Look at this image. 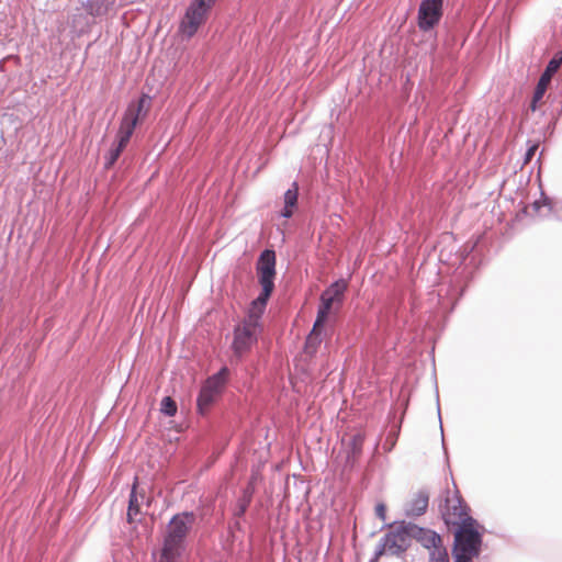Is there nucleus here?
I'll use <instances>...</instances> for the list:
<instances>
[{"label": "nucleus", "mask_w": 562, "mask_h": 562, "mask_svg": "<svg viewBox=\"0 0 562 562\" xmlns=\"http://www.w3.org/2000/svg\"><path fill=\"white\" fill-rule=\"evenodd\" d=\"M249 503H250V497H248L247 499H245V501L240 504L238 515H244V514H245V512H246V509H247V507H248Z\"/></svg>", "instance_id": "27"}, {"label": "nucleus", "mask_w": 562, "mask_h": 562, "mask_svg": "<svg viewBox=\"0 0 562 562\" xmlns=\"http://www.w3.org/2000/svg\"><path fill=\"white\" fill-rule=\"evenodd\" d=\"M533 209L536 211H538L540 209V202L539 201H535L533 204H532Z\"/></svg>", "instance_id": "29"}, {"label": "nucleus", "mask_w": 562, "mask_h": 562, "mask_svg": "<svg viewBox=\"0 0 562 562\" xmlns=\"http://www.w3.org/2000/svg\"><path fill=\"white\" fill-rule=\"evenodd\" d=\"M429 562H449L448 551L443 546L429 552Z\"/></svg>", "instance_id": "24"}, {"label": "nucleus", "mask_w": 562, "mask_h": 562, "mask_svg": "<svg viewBox=\"0 0 562 562\" xmlns=\"http://www.w3.org/2000/svg\"><path fill=\"white\" fill-rule=\"evenodd\" d=\"M259 283L266 291L274 290L276 252L271 249L263 250L257 262Z\"/></svg>", "instance_id": "9"}, {"label": "nucleus", "mask_w": 562, "mask_h": 562, "mask_svg": "<svg viewBox=\"0 0 562 562\" xmlns=\"http://www.w3.org/2000/svg\"><path fill=\"white\" fill-rule=\"evenodd\" d=\"M260 328L243 323L234 329L233 351L237 357L248 352L257 342Z\"/></svg>", "instance_id": "6"}, {"label": "nucleus", "mask_w": 562, "mask_h": 562, "mask_svg": "<svg viewBox=\"0 0 562 562\" xmlns=\"http://www.w3.org/2000/svg\"><path fill=\"white\" fill-rule=\"evenodd\" d=\"M537 149H538V144H531L529 146V148L527 149L525 157H524V164H528L532 159Z\"/></svg>", "instance_id": "26"}, {"label": "nucleus", "mask_w": 562, "mask_h": 562, "mask_svg": "<svg viewBox=\"0 0 562 562\" xmlns=\"http://www.w3.org/2000/svg\"><path fill=\"white\" fill-rule=\"evenodd\" d=\"M441 515L447 525H460L468 516L465 506L459 495L447 496L445 505L441 506Z\"/></svg>", "instance_id": "10"}, {"label": "nucleus", "mask_w": 562, "mask_h": 562, "mask_svg": "<svg viewBox=\"0 0 562 562\" xmlns=\"http://www.w3.org/2000/svg\"><path fill=\"white\" fill-rule=\"evenodd\" d=\"M228 375V368L222 367L218 372L214 373L205 381L203 387L212 391L216 395H220L227 382Z\"/></svg>", "instance_id": "18"}, {"label": "nucleus", "mask_w": 562, "mask_h": 562, "mask_svg": "<svg viewBox=\"0 0 562 562\" xmlns=\"http://www.w3.org/2000/svg\"><path fill=\"white\" fill-rule=\"evenodd\" d=\"M147 499V493L144 487H138L137 477L131 488L127 506V521L134 522L137 516L143 514V506Z\"/></svg>", "instance_id": "12"}, {"label": "nucleus", "mask_w": 562, "mask_h": 562, "mask_svg": "<svg viewBox=\"0 0 562 562\" xmlns=\"http://www.w3.org/2000/svg\"><path fill=\"white\" fill-rule=\"evenodd\" d=\"M272 292L271 290L266 291V289L261 288L260 294L250 303L247 316L244 318L243 323L261 329V317Z\"/></svg>", "instance_id": "11"}, {"label": "nucleus", "mask_w": 562, "mask_h": 562, "mask_svg": "<svg viewBox=\"0 0 562 562\" xmlns=\"http://www.w3.org/2000/svg\"><path fill=\"white\" fill-rule=\"evenodd\" d=\"M428 494L418 492L409 503L405 506V515L407 517H418L426 513L428 507Z\"/></svg>", "instance_id": "16"}, {"label": "nucleus", "mask_w": 562, "mask_h": 562, "mask_svg": "<svg viewBox=\"0 0 562 562\" xmlns=\"http://www.w3.org/2000/svg\"><path fill=\"white\" fill-rule=\"evenodd\" d=\"M347 282L339 279L333 282L321 295V303L326 305V308H331L335 302H341L344 293L347 290Z\"/></svg>", "instance_id": "14"}, {"label": "nucleus", "mask_w": 562, "mask_h": 562, "mask_svg": "<svg viewBox=\"0 0 562 562\" xmlns=\"http://www.w3.org/2000/svg\"><path fill=\"white\" fill-rule=\"evenodd\" d=\"M196 521L193 512L176 514L169 521L164 536L162 548L158 562H181L186 549V539Z\"/></svg>", "instance_id": "1"}, {"label": "nucleus", "mask_w": 562, "mask_h": 562, "mask_svg": "<svg viewBox=\"0 0 562 562\" xmlns=\"http://www.w3.org/2000/svg\"><path fill=\"white\" fill-rule=\"evenodd\" d=\"M150 104V98L143 94L137 101L131 102L125 110L117 132V140L128 144L140 117L145 116Z\"/></svg>", "instance_id": "5"}, {"label": "nucleus", "mask_w": 562, "mask_h": 562, "mask_svg": "<svg viewBox=\"0 0 562 562\" xmlns=\"http://www.w3.org/2000/svg\"><path fill=\"white\" fill-rule=\"evenodd\" d=\"M125 147L126 144H121V142L117 140L116 144H114L113 147L109 150L105 157L104 167L111 168L116 162Z\"/></svg>", "instance_id": "22"}, {"label": "nucleus", "mask_w": 562, "mask_h": 562, "mask_svg": "<svg viewBox=\"0 0 562 562\" xmlns=\"http://www.w3.org/2000/svg\"><path fill=\"white\" fill-rule=\"evenodd\" d=\"M299 187L296 182H293L291 188L284 193V207L280 215L284 218H290L293 215V207L297 203Z\"/></svg>", "instance_id": "20"}, {"label": "nucleus", "mask_w": 562, "mask_h": 562, "mask_svg": "<svg viewBox=\"0 0 562 562\" xmlns=\"http://www.w3.org/2000/svg\"><path fill=\"white\" fill-rule=\"evenodd\" d=\"M364 442V435L361 432L355 434L347 445V464L353 467L357 459L362 452V446Z\"/></svg>", "instance_id": "19"}, {"label": "nucleus", "mask_w": 562, "mask_h": 562, "mask_svg": "<svg viewBox=\"0 0 562 562\" xmlns=\"http://www.w3.org/2000/svg\"><path fill=\"white\" fill-rule=\"evenodd\" d=\"M408 530L412 532V540H417L424 548L428 549L429 552L437 549L439 546H443L441 537L430 529L411 522Z\"/></svg>", "instance_id": "13"}, {"label": "nucleus", "mask_w": 562, "mask_h": 562, "mask_svg": "<svg viewBox=\"0 0 562 562\" xmlns=\"http://www.w3.org/2000/svg\"><path fill=\"white\" fill-rule=\"evenodd\" d=\"M411 522L401 521L395 524H384L390 531L386 532L375 548L374 555L370 562H378L382 555L401 558L412 544Z\"/></svg>", "instance_id": "3"}, {"label": "nucleus", "mask_w": 562, "mask_h": 562, "mask_svg": "<svg viewBox=\"0 0 562 562\" xmlns=\"http://www.w3.org/2000/svg\"><path fill=\"white\" fill-rule=\"evenodd\" d=\"M562 64V50H559L554 54V56L548 63L544 71L541 74L538 83L536 86L532 100L530 103L531 111H536L538 108V102L543 98L549 83L553 75L559 70Z\"/></svg>", "instance_id": "8"}, {"label": "nucleus", "mask_w": 562, "mask_h": 562, "mask_svg": "<svg viewBox=\"0 0 562 562\" xmlns=\"http://www.w3.org/2000/svg\"><path fill=\"white\" fill-rule=\"evenodd\" d=\"M215 0H192L180 22L179 32L183 38L190 40L205 23Z\"/></svg>", "instance_id": "4"}, {"label": "nucleus", "mask_w": 562, "mask_h": 562, "mask_svg": "<svg viewBox=\"0 0 562 562\" xmlns=\"http://www.w3.org/2000/svg\"><path fill=\"white\" fill-rule=\"evenodd\" d=\"M375 515L378 518H380L382 521L386 520V506L384 503H378L375 505Z\"/></svg>", "instance_id": "25"}, {"label": "nucleus", "mask_w": 562, "mask_h": 562, "mask_svg": "<svg viewBox=\"0 0 562 562\" xmlns=\"http://www.w3.org/2000/svg\"><path fill=\"white\" fill-rule=\"evenodd\" d=\"M476 527L477 521L472 517H467L459 525L452 549L454 562H473L480 555L483 539Z\"/></svg>", "instance_id": "2"}, {"label": "nucleus", "mask_w": 562, "mask_h": 562, "mask_svg": "<svg viewBox=\"0 0 562 562\" xmlns=\"http://www.w3.org/2000/svg\"><path fill=\"white\" fill-rule=\"evenodd\" d=\"M115 2L116 0H87L85 9L92 18H103L114 9Z\"/></svg>", "instance_id": "17"}, {"label": "nucleus", "mask_w": 562, "mask_h": 562, "mask_svg": "<svg viewBox=\"0 0 562 562\" xmlns=\"http://www.w3.org/2000/svg\"><path fill=\"white\" fill-rule=\"evenodd\" d=\"M443 0H422L418 8V27L430 31L439 23L442 16Z\"/></svg>", "instance_id": "7"}, {"label": "nucleus", "mask_w": 562, "mask_h": 562, "mask_svg": "<svg viewBox=\"0 0 562 562\" xmlns=\"http://www.w3.org/2000/svg\"><path fill=\"white\" fill-rule=\"evenodd\" d=\"M160 412L168 417L175 416L177 413L176 402L170 396H165L161 400Z\"/></svg>", "instance_id": "23"}, {"label": "nucleus", "mask_w": 562, "mask_h": 562, "mask_svg": "<svg viewBox=\"0 0 562 562\" xmlns=\"http://www.w3.org/2000/svg\"><path fill=\"white\" fill-rule=\"evenodd\" d=\"M218 395H216L212 391L202 386L196 400L199 413L204 415L210 408V406L215 402V398Z\"/></svg>", "instance_id": "21"}, {"label": "nucleus", "mask_w": 562, "mask_h": 562, "mask_svg": "<svg viewBox=\"0 0 562 562\" xmlns=\"http://www.w3.org/2000/svg\"><path fill=\"white\" fill-rule=\"evenodd\" d=\"M150 504H151V498L147 495V499H145L144 506H146L148 508L150 506Z\"/></svg>", "instance_id": "28"}, {"label": "nucleus", "mask_w": 562, "mask_h": 562, "mask_svg": "<svg viewBox=\"0 0 562 562\" xmlns=\"http://www.w3.org/2000/svg\"><path fill=\"white\" fill-rule=\"evenodd\" d=\"M72 23H74V27L77 29L76 19L72 20Z\"/></svg>", "instance_id": "30"}, {"label": "nucleus", "mask_w": 562, "mask_h": 562, "mask_svg": "<svg viewBox=\"0 0 562 562\" xmlns=\"http://www.w3.org/2000/svg\"><path fill=\"white\" fill-rule=\"evenodd\" d=\"M330 310L331 308H326L325 304H321L313 329L306 338L305 348L307 350L314 349L315 346L321 342V328L323 327Z\"/></svg>", "instance_id": "15"}]
</instances>
